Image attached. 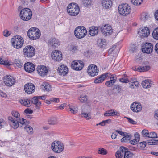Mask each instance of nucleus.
Wrapping results in <instances>:
<instances>
[{"mask_svg":"<svg viewBox=\"0 0 158 158\" xmlns=\"http://www.w3.org/2000/svg\"><path fill=\"white\" fill-rule=\"evenodd\" d=\"M87 30L84 26H80L76 27L74 31L75 36L77 38L81 39L84 38L87 33Z\"/></svg>","mask_w":158,"mask_h":158,"instance_id":"nucleus-1","label":"nucleus"},{"mask_svg":"<svg viewBox=\"0 0 158 158\" xmlns=\"http://www.w3.org/2000/svg\"><path fill=\"white\" fill-rule=\"evenodd\" d=\"M11 42L14 47L16 49H19L21 48L23 45L24 41L22 37L17 35L12 39Z\"/></svg>","mask_w":158,"mask_h":158,"instance_id":"nucleus-2","label":"nucleus"},{"mask_svg":"<svg viewBox=\"0 0 158 158\" xmlns=\"http://www.w3.org/2000/svg\"><path fill=\"white\" fill-rule=\"evenodd\" d=\"M32 14L31 10L28 8H26L21 10L19 15L22 20L28 21L31 18Z\"/></svg>","mask_w":158,"mask_h":158,"instance_id":"nucleus-3","label":"nucleus"},{"mask_svg":"<svg viewBox=\"0 0 158 158\" xmlns=\"http://www.w3.org/2000/svg\"><path fill=\"white\" fill-rule=\"evenodd\" d=\"M67 11L70 15L75 16L79 14L80 9L77 4L70 3L67 6Z\"/></svg>","mask_w":158,"mask_h":158,"instance_id":"nucleus-4","label":"nucleus"},{"mask_svg":"<svg viewBox=\"0 0 158 158\" xmlns=\"http://www.w3.org/2000/svg\"><path fill=\"white\" fill-rule=\"evenodd\" d=\"M118 10L121 15L126 16L130 14L131 8L130 6L127 4H122L119 6Z\"/></svg>","mask_w":158,"mask_h":158,"instance_id":"nucleus-5","label":"nucleus"},{"mask_svg":"<svg viewBox=\"0 0 158 158\" xmlns=\"http://www.w3.org/2000/svg\"><path fill=\"white\" fill-rule=\"evenodd\" d=\"M51 149L54 152L59 153L63 151L64 146L60 142L55 141L52 143Z\"/></svg>","mask_w":158,"mask_h":158,"instance_id":"nucleus-6","label":"nucleus"},{"mask_svg":"<svg viewBox=\"0 0 158 158\" xmlns=\"http://www.w3.org/2000/svg\"><path fill=\"white\" fill-rule=\"evenodd\" d=\"M27 35L30 39L33 40H36L40 37V32L38 29L33 27L28 31Z\"/></svg>","mask_w":158,"mask_h":158,"instance_id":"nucleus-7","label":"nucleus"},{"mask_svg":"<svg viewBox=\"0 0 158 158\" xmlns=\"http://www.w3.org/2000/svg\"><path fill=\"white\" fill-rule=\"evenodd\" d=\"M23 53L26 57H32L35 54V49L32 46H27L23 49Z\"/></svg>","mask_w":158,"mask_h":158,"instance_id":"nucleus-8","label":"nucleus"},{"mask_svg":"<svg viewBox=\"0 0 158 158\" xmlns=\"http://www.w3.org/2000/svg\"><path fill=\"white\" fill-rule=\"evenodd\" d=\"M84 66L83 62L81 61L74 60L71 63V68L76 71L81 70Z\"/></svg>","mask_w":158,"mask_h":158,"instance_id":"nucleus-9","label":"nucleus"},{"mask_svg":"<svg viewBox=\"0 0 158 158\" xmlns=\"http://www.w3.org/2000/svg\"><path fill=\"white\" fill-rule=\"evenodd\" d=\"M101 28L102 34L106 36L110 35L113 32L112 27L109 24L104 25Z\"/></svg>","mask_w":158,"mask_h":158,"instance_id":"nucleus-10","label":"nucleus"},{"mask_svg":"<svg viewBox=\"0 0 158 158\" xmlns=\"http://www.w3.org/2000/svg\"><path fill=\"white\" fill-rule=\"evenodd\" d=\"M4 82L8 86H12L15 83V78L10 75H6L3 78Z\"/></svg>","mask_w":158,"mask_h":158,"instance_id":"nucleus-11","label":"nucleus"},{"mask_svg":"<svg viewBox=\"0 0 158 158\" xmlns=\"http://www.w3.org/2000/svg\"><path fill=\"white\" fill-rule=\"evenodd\" d=\"M98 69L94 64H91L88 67L87 72L89 75L92 77L97 75L98 74Z\"/></svg>","mask_w":158,"mask_h":158,"instance_id":"nucleus-12","label":"nucleus"},{"mask_svg":"<svg viewBox=\"0 0 158 158\" xmlns=\"http://www.w3.org/2000/svg\"><path fill=\"white\" fill-rule=\"evenodd\" d=\"M150 31L148 27H143L140 28L138 32V34L142 38L147 37L150 34Z\"/></svg>","mask_w":158,"mask_h":158,"instance_id":"nucleus-13","label":"nucleus"},{"mask_svg":"<svg viewBox=\"0 0 158 158\" xmlns=\"http://www.w3.org/2000/svg\"><path fill=\"white\" fill-rule=\"evenodd\" d=\"M152 44L151 43H146L142 46V50L143 52L149 54L151 53L153 51Z\"/></svg>","mask_w":158,"mask_h":158,"instance_id":"nucleus-14","label":"nucleus"},{"mask_svg":"<svg viewBox=\"0 0 158 158\" xmlns=\"http://www.w3.org/2000/svg\"><path fill=\"white\" fill-rule=\"evenodd\" d=\"M24 89L26 92L28 94H30L34 92L35 86L33 84L28 83L24 85Z\"/></svg>","mask_w":158,"mask_h":158,"instance_id":"nucleus-15","label":"nucleus"},{"mask_svg":"<svg viewBox=\"0 0 158 158\" xmlns=\"http://www.w3.org/2000/svg\"><path fill=\"white\" fill-rule=\"evenodd\" d=\"M52 59L55 61H60L62 59V53L59 51L55 50L52 55Z\"/></svg>","mask_w":158,"mask_h":158,"instance_id":"nucleus-16","label":"nucleus"},{"mask_svg":"<svg viewBox=\"0 0 158 158\" xmlns=\"http://www.w3.org/2000/svg\"><path fill=\"white\" fill-rule=\"evenodd\" d=\"M24 68L25 70L28 73L32 72L35 70L34 65L30 62H27L25 63Z\"/></svg>","mask_w":158,"mask_h":158,"instance_id":"nucleus-17","label":"nucleus"},{"mask_svg":"<svg viewBox=\"0 0 158 158\" xmlns=\"http://www.w3.org/2000/svg\"><path fill=\"white\" fill-rule=\"evenodd\" d=\"M37 71L40 76H44L47 75L48 70L46 66L44 65H40L38 66Z\"/></svg>","mask_w":158,"mask_h":158,"instance_id":"nucleus-18","label":"nucleus"},{"mask_svg":"<svg viewBox=\"0 0 158 158\" xmlns=\"http://www.w3.org/2000/svg\"><path fill=\"white\" fill-rule=\"evenodd\" d=\"M131 109L134 112H138L142 110V106L139 103L134 102L131 104Z\"/></svg>","mask_w":158,"mask_h":158,"instance_id":"nucleus-19","label":"nucleus"},{"mask_svg":"<svg viewBox=\"0 0 158 158\" xmlns=\"http://www.w3.org/2000/svg\"><path fill=\"white\" fill-rule=\"evenodd\" d=\"M8 119L9 121L10 125L15 129H17L19 126V122L11 116H9Z\"/></svg>","mask_w":158,"mask_h":158,"instance_id":"nucleus-20","label":"nucleus"},{"mask_svg":"<svg viewBox=\"0 0 158 158\" xmlns=\"http://www.w3.org/2000/svg\"><path fill=\"white\" fill-rule=\"evenodd\" d=\"M58 71L60 75L64 76L68 73V69L65 65H61L59 67Z\"/></svg>","mask_w":158,"mask_h":158,"instance_id":"nucleus-21","label":"nucleus"},{"mask_svg":"<svg viewBox=\"0 0 158 158\" xmlns=\"http://www.w3.org/2000/svg\"><path fill=\"white\" fill-rule=\"evenodd\" d=\"M119 113L115 109H111L105 112L104 114L105 116H118Z\"/></svg>","mask_w":158,"mask_h":158,"instance_id":"nucleus-22","label":"nucleus"},{"mask_svg":"<svg viewBox=\"0 0 158 158\" xmlns=\"http://www.w3.org/2000/svg\"><path fill=\"white\" fill-rule=\"evenodd\" d=\"M102 4L103 8L108 9L111 7L112 3L110 0H102Z\"/></svg>","mask_w":158,"mask_h":158,"instance_id":"nucleus-23","label":"nucleus"},{"mask_svg":"<svg viewBox=\"0 0 158 158\" xmlns=\"http://www.w3.org/2000/svg\"><path fill=\"white\" fill-rule=\"evenodd\" d=\"M98 31L97 27L92 26L89 28V33L91 36H94L98 34Z\"/></svg>","mask_w":158,"mask_h":158,"instance_id":"nucleus-24","label":"nucleus"},{"mask_svg":"<svg viewBox=\"0 0 158 158\" xmlns=\"http://www.w3.org/2000/svg\"><path fill=\"white\" fill-rule=\"evenodd\" d=\"M31 103L34 104L35 107L37 109H39L41 106V101H39L36 96L34 97L32 99Z\"/></svg>","mask_w":158,"mask_h":158,"instance_id":"nucleus-25","label":"nucleus"},{"mask_svg":"<svg viewBox=\"0 0 158 158\" xmlns=\"http://www.w3.org/2000/svg\"><path fill=\"white\" fill-rule=\"evenodd\" d=\"M108 73L104 74H102L100 77L96 78L94 80V82L95 83H102L105 79L107 77Z\"/></svg>","mask_w":158,"mask_h":158,"instance_id":"nucleus-26","label":"nucleus"},{"mask_svg":"<svg viewBox=\"0 0 158 158\" xmlns=\"http://www.w3.org/2000/svg\"><path fill=\"white\" fill-rule=\"evenodd\" d=\"M19 102L22 105L27 107L30 106L31 104V100L28 99H20L19 100Z\"/></svg>","mask_w":158,"mask_h":158,"instance_id":"nucleus-27","label":"nucleus"},{"mask_svg":"<svg viewBox=\"0 0 158 158\" xmlns=\"http://www.w3.org/2000/svg\"><path fill=\"white\" fill-rule=\"evenodd\" d=\"M124 151L125 147H121L120 150L117 151L116 152L115 156L116 158H122L124 154Z\"/></svg>","mask_w":158,"mask_h":158,"instance_id":"nucleus-28","label":"nucleus"},{"mask_svg":"<svg viewBox=\"0 0 158 158\" xmlns=\"http://www.w3.org/2000/svg\"><path fill=\"white\" fill-rule=\"evenodd\" d=\"M58 40L57 39L55 38L50 39L48 42V45L50 47H56L57 45H58Z\"/></svg>","mask_w":158,"mask_h":158,"instance_id":"nucleus-29","label":"nucleus"},{"mask_svg":"<svg viewBox=\"0 0 158 158\" xmlns=\"http://www.w3.org/2000/svg\"><path fill=\"white\" fill-rule=\"evenodd\" d=\"M124 154V158H131L133 156V154L131 152L128 151V149L125 147Z\"/></svg>","mask_w":158,"mask_h":158,"instance_id":"nucleus-30","label":"nucleus"},{"mask_svg":"<svg viewBox=\"0 0 158 158\" xmlns=\"http://www.w3.org/2000/svg\"><path fill=\"white\" fill-rule=\"evenodd\" d=\"M142 85L143 88H150L152 84L151 82L148 80H145L144 81H143L142 83Z\"/></svg>","mask_w":158,"mask_h":158,"instance_id":"nucleus-31","label":"nucleus"},{"mask_svg":"<svg viewBox=\"0 0 158 158\" xmlns=\"http://www.w3.org/2000/svg\"><path fill=\"white\" fill-rule=\"evenodd\" d=\"M42 88L45 91H49L51 89L50 85L47 82H43L42 85Z\"/></svg>","mask_w":158,"mask_h":158,"instance_id":"nucleus-32","label":"nucleus"},{"mask_svg":"<svg viewBox=\"0 0 158 158\" xmlns=\"http://www.w3.org/2000/svg\"><path fill=\"white\" fill-rule=\"evenodd\" d=\"M68 106L70 109V111L72 114H76L78 112V108L77 106L70 105H69Z\"/></svg>","mask_w":158,"mask_h":158,"instance_id":"nucleus-33","label":"nucleus"},{"mask_svg":"<svg viewBox=\"0 0 158 158\" xmlns=\"http://www.w3.org/2000/svg\"><path fill=\"white\" fill-rule=\"evenodd\" d=\"M24 130L28 134L32 135L33 133V128L30 126L27 125L24 127Z\"/></svg>","mask_w":158,"mask_h":158,"instance_id":"nucleus-34","label":"nucleus"},{"mask_svg":"<svg viewBox=\"0 0 158 158\" xmlns=\"http://www.w3.org/2000/svg\"><path fill=\"white\" fill-rule=\"evenodd\" d=\"M152 36L156 40H158V27L155 28L152 33Z\"/></svg>","mask_w":158,"mask_h":158,"instance_id":"nucleus-35","label":"nucleus"},{"mask_svg":"<svg viewBox=\"0 0 158 158\" xmlns=\"http://www.w3.org/2000/svg\"><path fill=\"white\" fill-rule=\"evenodd\" d=\"M98 153L99 154L102 155H106L108 153L107 151L102 148H99L98 150Z\"/></svg>","mask_w":158,"mask_h":158,"instance_id":"nucleus-36","label":"nucleus"},{"mask_svg":"<svg viewBox=\"0 0 158 158\" xmlns=\"http://www.w3.org/2000/svg\"><path fill=\"white\" fill-rule=\"evenodd\" d=\"M148 17L149 16L148 14L145 12H143L142 13L141 15L140 19L142 21H145L146 20H147Z\"/></svg>","mask_w":158,"mask_h":158,"instance_id":"nucleus-37","label":"nucleus"},{"mask_svg":"<svg viewBox=\"0 0 158 158\" xmlns=\"http://www.w3.org/2000/svg\"><path fill=\"white\" fill-rule=\"evenodd\" d=\"M134 81L133 82H131V84L130 85V87L132 89L134 88V86L138 87L139 85V83L138 81H137L135 78H134Z\"/></svg>","mask_w":158,"mask_h":158,"instance_id":"nucleus-38","label":"nucleus"},{"mask_svg":"<svg viewBox=\"0 0 158 158\" xmlns=\"http://www.w3.org/2000/svg\"><path fill=\"white\" fill-rule=\"evenodd\" d=\"M116 81V79L110 80L107 81L105 83V85L108 87H110L113 85Z\"/></svg>","mask_w":158,"mask_h":158,"instance_id":"nucleus-39","label":"nucleus"},{"mask_svg":"<svg viewBox=\"0 0 158 158\" xmlns=\"http://www.w3.org/2000/svg\"><path fill=\"white\" fill-rule=\"evenodd\" d=\"M127 75L124 74L123 75V77L122 78L119 79V81L122 82L124 83H127L129 82V81L127 78Z\"/></svg>","mask_w":158,"mask_h":158,"instance_id":"nucleus-40","label":"nucleus"},{"mask_svg":"<svg viewBox=\"0 0 158 158\" xmlns=\"http://www.w3.org/2000/svg\"><path fill=\"white\" fill-rule=\"evenodd\" d=\"M122 138L121 139L122 142H127L131 138V136L129 135H126Z\"/></svg>","mask_w":158,"mask_h":158,"instance_id":"nucleus-41","label":"nucleus"},{"mask_svg":"<svg viewBox=\"0 0 158 158\" xmlns=\"http://www.w3.org/2000/svg\"><path fill=\"white\" fill-rule=\"evenodd\" d=\"M81 117H83L87 120H89L91 118V114L89 113L88 114L87 113H82L81 114Z\"/></svg>","mask_w":158,"mask_h":158,"instance_id":"nucleus-42","label":"nucleus"},{"mask_svg":"<svg viewBox=\"0 0 158 158\" xmlns=\"http://www.w3.org/2000/svg\"><path fill=\"white\" fill-rule=\"evenodd\" d=\"M15 63L16 66L18 68H21L23 66V63L18 59H16L15 60Z\"/></svg>","mask_w":158,"mask_h":158,"instance_id":"nucleus-43","label":"nucleus"},{"mask_svg":"<svg viewBox=\"0 0 158 158\" xmlns=\"http://www.w3.org/2000/svg\"><path fill=\"white\" fill-rule=\"evenodd\" d=\"M143 0H131L132 3L135 5H140Z\"/></svg>","mask_w":158,"mask_h":158,"instance_id":"nucleus-44","label":"nucleus"},{"mask_svg":"<svg viewBox=\"0 0 158 158\" xmlns=\"http://www.w3.org/2000/svg\"><path fill=\"white\" fill-rule=\"evenodd\" d=\"M82 2L84 6L88 7L91 4V0H82Z\"/></svg>","mask_w":158,"mask_h":158,"instance_id":"nucleus-45","label":"nucleus"},{"mask_svg":"<svg viewBox=\"0 0 158 158\" xmlns=\"http://www.w3.org/2000/svg\"><path fill=\"white\" fill-rule=\"evenodd\" d=\"M79 100L82 103H85L87 100V96L86 95L81 96Z\"/></svg>","mask_w":158,"mask_h":158,"instance_id":"nucleus-46","label":"nucleus"},{"mask_svg":"<svg viewBox=\"0 0 158 158\" xmlns=\"http://www.w3.org/2000/svg\"><path fill=\"white\" fill-rule=\"evenodd\" d=\"M48 123L50 124L54 125L57 123L56 119L55 118H52L49 119Z\"/></svg>","mask_w":158,"mask_h":158,"instance_id":"nucleus-47","label":"nucleus"},{"mask_svg":"<svg viewBox=\"0 0 158 158\" xmlns=\"http://www.w3.org/2000/svg\"><path fill=\"white\" fill-rule=\"evenodd\" d=\"M18 121L19 123L23 125H27V120L23 118H19V121Z\"/></svg>","mask_w":158,"mask_h":158,"instance_id":"nucleus-48","label":"nucleus"},{"mask_svg":"<svg viewBox=\"0 0 158 158\" xmlns=\"http://www.w3.org/2000/svg\"><path fill=\"white\" fill-rule=\"evenodd\" d=\"M11 33L10 31H9L7 29L4 30L3 32V35L5 37L9 36Z\"/></svg>","mask_w":158,"mask_h":158,"instance_id":"nucleus-49","label":"nucleus"},{"mask_svg":"<svg viewBox=\"0 0 158 158\" xmlns=\"http://www.w3.org/2000/svg\"><path fill=\"white\" fill-rule=\"evenodd\" d=\"M149 133L148 130L144 129L142 130V134L144 136L148 137L149 136Z\"/></svg>","mask_w":158,"mask_h":158,"instance_id":"nucleus-50","label":"nucleus"},{"mask_svg":"<svg viewBox=\"0 0 158 158\" xmlns=\"http://www.w3.org/2000/svg\"><path fill=\"white\" fill-rule=\"evenodd\" d=\"M157 134L154 132H151L149 133L148 138H155L157 137Z\"/></svg>","mask_w":158,"mask_h":158,"instance_id":"nucleus-51","label":"nucleus"},{"mask_svg":"<svg viewBox=\"0 0 158 158\" xmlns=\"http://www.w3.org/2000/svg\"><path fill=\"white\" fill-rule=\"evenodd\" d=\"M11 114L13 116L16 118H18L20 116L19 114L17 111H12Z\"/></svg>","mask_w":158,"mask_h":158,"instance_id":"nucleus-52","label":"nucleus"},{"mask_svg":"<svg viewBox=\"0 0 158 158\" xmlns=\"http://www.w3.org/2000/svg\"><path fill=\"white\" fill-rule=\"evenodd\" d=\"M135 141L136 142H139L140 139L139 135V133L136 132L135 134Z\"/></svg>","mask_w":158,"mask_h":158,"instance_id":"nucleus-53","label":"nucleus"},{"mask_svg":"<svg viewBox=\"0 0 158 158\" xmlns=\"http://www.w3.org/2000/svg\"><path fill=\"white\" fill-rule=\"evenodd\" d=\"M142 70L141 71L144 72L150 69V67L149 66L147 65L142 67Z\"/></svg>","mask_w":158,"mask_h":158,"instance_id":"nucleus-54","label":"nucleus"},{"mask_svg":"<svg viewBox=\"0 0 158 158\" xmlns=\"http://www.w3.org/2000/svg\"><path fill=\"white\" fill-rule=\"evenodd\" d=\"M2 64L8 66H10L11 65L10 63V62H9L8 60H3Z\"/></svg>","mask_w":158,"mask_h":158,"instance_id":"nucleus-55","label":"nucleus"},{"mask_svg":"<svg viewBox=\"0 0 158 158\" xmlns=\"http://www.w3.org/2000/svg\"><path fill=\"white\" fill-rule=\"evenodd\" d=\"M115 88L118 93H119L120 92L121 90V88L119 85H115Z\"/></svg>","mask_w":158,"mask_h":158,"instance_id":"nucleus-56","label":"nucleus"},{"mask_svg":"<svg viewBox=\"0 0 158 158\" xmlns=\"http://www.w3.org/2000/svg\"><path fill=\"white\" fill-rule=\"evenodd\" d=\"M126 118L128 119V122L131 123L133 124H136V122L135 121L133 120L131 118H129L127 117Z\"/></svg>","mask_w":158,"mask_h":158,"instance_id":"nucleus-57","label":"nucleus"},{"mask_svg":"<svg viewBox=\"0 0 158 158\" xmlns=\"http://www.w3.org/2000/svg\"><path fill=\"white\" fill-rule=\"evenodd\" d=\"M146 142L143 141L142 142H140L139 143V144L140 145V146L142 148H144L146 145Z\"/></svg>","mask_w":158,"mask_h":158,"instance_id":"nucleus-58","label":"nucleus"},{"mask_svg":"<svg viewBox=\"0 0 158 158\" xmlns=\"http://www.w3.org/2000/svg\"><path fill=\"white\" fill-rule=\"evenodd\" d=\"M24 112L26 114H32L33 111L31 109L28 108H27L25 110Z\"/></svg>","mask_w":158,"mask_h":158,"instance_id":"nucleus-59","label":"nucleus"},{"mask_svg":"<svg viewBox=\"0 0 158 158\" xmlns=\"http://www.w3.org/2000/svg\"><path fill=\"white\" fill-rule=\"evenodd\" d=\"M50 101L52 102H59V99L58 98H51Z\"/></svg>","mask_w":158,"mask_h":158,"instance_id":"nucleus-60","label":"nucleus"},{"mask_svg":"<svg viewBox=\"0 0 158 158\" xmlns=\"http://www.w3.org/2000/svg\"><path fill=\"white\" fill-rule=\"evenodd\" d=\"M5 124V122L4 120L0 118V126L1 127L2 126H3Z\"/></svg>","mask_w":158,"mask_h":158,"instance_id":"nucleus-61","label":"nucleus"},{"mask_svg":"<svg viewBox=\"0 0 158 158\" xmlns=\"http://www.w3.org/2000/svg\"><path fill=\"white\" fill-rule=\"evenodd\" d=\"M154 16L156 19L158 21V10L155 12Z\"/></svg>","mask_w":158,"mask_h":158,"instance_id":"nucleus-62","label":"nucleus"},{"mask_svg":"<svg viewBox=\"0 0 158 158\" xmlns=\"http://www.w3.org/2000/svg\"><path fill=\"white\" fill-rule=\"evenodd\" d=\"M154 117L156 119L158 120V110L155 111Z\"/></svg>","mask_w":158,"mask_h":158,"instance_id":"nucleus-63","label":"nucleus"},{"mask_svg":"<svg viewBox=\"0 0 158 158\" xmlns=\"http://www.w3.org/2000/svg\"><path fill=\"white\" fill-rule=\"evenodd\" d=\"M155 50L156 52L158 53V43L155 46Z\"/></svg>","mask_w":158,"mask_h":158,"instance_id":"nucleus-64","label":"nucleus"}]
</instances>
